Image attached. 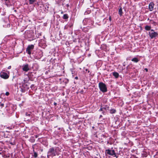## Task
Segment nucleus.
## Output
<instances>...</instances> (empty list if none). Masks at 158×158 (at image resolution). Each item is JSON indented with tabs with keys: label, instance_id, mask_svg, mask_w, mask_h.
<instances>
[{
	"label": "nucleus",
	"instance_id": "obj_8",
	"mask_svg": "<svg viewBox=\"0 0 158 158\" xmlns=\"http://www.w3.org/2000/svg\"><path fill=\"white\" fill-rule=\"evenodd\" d=\"M154 6V4L152 2H150L149 5V9L150 11L153 10Z\"/></svg>",
	"mask_w": 158,
	"mask_h": 158
},
{
	"label": "nucleus",
	"instance_id": "obj_11",
	"mask_svg": "<svg viewBox=\"0 0 158 158\" xmlns=\"http://www.w3.org/2000/svg\"><path fill=\"white\" fill-rule=\"evenodd\" d=\"M118 13L120 16H122L123 14L122 9L120 8L118 10Z\"/></svg>",
	"mask_w": 158,
	"mask_h": 158
},
{
	"label": "nucleus",
	"instance_id": "obj_17",
	"mask_svg": "<svg viewBox=\"0 0 158 158\" xmlns=\"http://www.w3.org/2000/svg\"><path fill=\"white\" fill-rule=\"evenodd\" d=\"M31 113L30 112L29 113H27L26 114V115L27 116H30L31 115Z\"/></svg>",
	"mask_w": 158,
	"mask_h": 158
},
{
	"label": "nucleus",
	"instance_id": "obj_19",
	"mask_svg": "<svg viewBox=\"0 0 158 158\" xmlns=\"http://www.w3.org/2000/svg\"><path fill=\"white\" fill-rule=\"evenodd\" d=\"M0 106L2 107L3 106H4V104H2V103H1L0 104Z\"/></svg>",
	"mask_w": 158,
	"mask_h": 158
},
{
	"label": "nucleus",
	"instance_id": "obj_6",
	"mask_svg": "<svg viewBox=\"0 0 158 158\" xmlns=\"http://www.w3.org/2000/svg\"><path fill=\"white\" fill-rule=\"evenodd\" d=\"M34 46L33 45H29L26 49L27 52L29 55L31 54V50L33 49Z\"/></svg>",
	"mask_w": 158,
	"mask_h": 158
},
{
	"label": "nucleus",
	"instance_id": "obj_2",
	"mask_svg": "<svg viewBox=\"0 0 158 158\" xmlns=\"http://www.w3.org/2000/svg\"><path fill=\"white\" fill-rule=\"evenodd\" d=\"M106 153L111 156L115 157L116 158H118V156H116V153L113 150H106Z\"/></svg>",
	"mask_w": 158,
	"mask_h": 158
},
{
	"label": "nucleus",
	"instance_id": "obj_4",
	"mask_svg": "<svg viewBox=\"0 0 158 158\" xmlns=\"http://www.w3.org/2000/svg\"><path fill=\"white\" fill-rule=\"evenodd\" d=\"M1 77L4 79H7L9 78V75H8L6 73L1 72L0 73Z\"/></svg>",
	"mask_w": 158,
	"mask_h": 158
},
{
	"label": "nucleus",
	"instance_id": "obj_18",
	"mask_svg": "<svg viewBox=\"0 0 158 158\" xmlns=\"http://www.w3.org/2000/svg\"><path fill=\"white\" fill-rule=\"evenodd\" d=\"M9 94V93L8 92H6V96H8Z\"/></svg>",
	"mask_w": 158,
	"mask_h": 158
},
{
	"label": "nucleus",
	"instance_id": "obj_20",
	"mask_svg": "<svg viewBox=\"0 0 158 158\" xmlns=\"http://www.w3.org/2000/svg\"><path fill=\"white\" fill-rule=\"evenodd\" d=\"M109 20L110 21H111V17L110 16L109 17Z\"/></svg>",
	"mask_w": 158,
	"mask_h": 158
},
{
	"label": "nucleus",
	"instance_id": "obj_21",
	"mask_svg": "<svg viewBox=\"0 0 158 158\" xmlns=\"http://www.w3.org/2000/svg\"><path fill=\"white\" fill-rule=\"evenodd\" d=\"M11 68V66H9L8 67V69H10Z\"/></svg>",
	"mask_w": 158,
	"mask_h": 158
},
{
	"label": "nucleus",
	"instance_id": "obj_13",
	"mask_svg": "<svg viewBox=\"0 0 158 158\" xmlns=\"http://www.w3.org/2000/svg\"><path fill=\"white\" fill-rule=\"evenodd\" d=\"M151 28V27L149 26H146L145 27V29L146 30H150Z\"/></svg>",
	"mask_w": 158,
	"mask_h": 158
},
{
	"label": "nucleus",
	"instance_id": "obj_10",
	"mask_svg": "<svg viewBox=\"0 0 158 158\" xmlns=\"http://www.w3.org/2000/svg\"><path fill=\"white\" fill-rule=\"evenodd\" d=\"M131 61L137 63L139 61V60L137 58H134L131 60Z\"/></svg>",
	"mask_w": 158,
	"mask_h": 158
},
{
	"label": "nucleus",
	"instance_id": "obj_24",
	"mask_svg": "<svg viewBox=\"0 0 158 158\" xmlns=\"http://www.w3.org/2000/svg\"><path fill=\"white\" fill-rule=\"evenodd\" d=\"M54 104H56V103H55Z\"/></svg>",
	"mask_w": 158,
	"mask_h": 158
},
{
	"label": "nucleus",
	"instance_id": "obj_5",
	"mask_svg": "<svg viewBox=\"0 0 158 158\" xmlns=\"http://www.w3.org/2000/svg\"><path fill=\"white\" fill-rule=\"evenodd\" d=\"M149 35L151 38L155 37L157 35V33L154 31H151L149 32Z\"/></svg>",
	"mask_w": 158,
	"mask_h": 158
},
{
	"label": "nucleus",
	"instance_id": "obj_15",
	"mask_svg": "<svg viewBox=\"0 0 158 158\" xmlns=\"http://www.w3.org/2000/svg\"><path fill=\"white\" fill-rule=\"evenodd\" d=\"M35 0H29V3L30 4H32L35 1Z\"/></svg>",
	"mask_w": 158,
	"mask_h": 158
},
{
	"label": "nucleus",
	"instance_id": "obj_16",
	"mask_svg": "<svg viewBox=\"0 0 158 158\" xmlns=\"http://www.w3.org/2000/svg\"><path fill=\"white\" fill-rule=\"evenodd\" d=\"M34 156L35 157V158L37 156V153L36 152H34Z\"/></svg>",
	"mask_w": 158,
	"mask_h": 158
},
{
	"label": "nucleus",
	"instance_id": "obj_1",
	"mask_svg": "<svg viewBox=\"0 0 158 158\" xmlns=\"http://www.w3.org/2000/svg\"><path fill=\"white\" fill-rule=\"evenodd\" d=\"M99 86L100 90L102 92H105L107 91V88L104 84L102 82L99 83Z\"/></svg>",
	"mask_w": 158,
	"mask_h": 158
},
{
	"label": "nucleus",
	"instance_id": "obj_7",
	"mask_svg": "<svg viewBox=\"0 0 158 158\" xmlns=\"http://www.w3.org/2000/svg\"><path fill=\"white\" fill-rule=\"evenodd\" d=\"M23 70L25 72H27L30 70L29 65L28 64H25L23 66Z\"/></svg>",
	"mask_w": 158,
	"mask_h": 158
},
{
	"label": "nucleus",
	"instance_id": "obj_12",
	"mask_svg": "<svg viewBox=\"0 0 158 158\" xmlns=\"http://www.w3.org/2000/svg\"><path fill=\"white\" fill-rule=\"evenodd\" d=\"M68 18V16L67 14H64L63 15V18L64 19H66Z\"/></svg>",
	"mask_w": 158,
	"mask_h": 158
},
{
	"label": "nucleus",
	"instance_id": "obj_14",
	"mask_svg": "<svg viewBox=\"0 0 158 158\" xmlns=\"http://www.w3.org/2000/svg\"><path fill=\"white\" fill-rule=\"evenodd\" d=\"M115 110L114 109H111L110 110V112L111 113H114L115 112Z\"/></svg>",
	"mask_w": 158,
	"mask_h": 158
},
{
	"label": "nucleus",
	"instance_id": "obj_3",
	"mask_svg": "<svg viewBox=\"0 0 158 158\" xmlns=\"http://www.w3.org/2000/svg\"><path fill=\"white\" fill-rule=\"evenodd\" d=\"M56 151L53 148L49 149L48 152V156H53L56 155Z\"/></svg>",
	"mask_w": 158,
	"mask_h": 158
},
{
	"label": "nucleus",
	"instance_id": "obj_9",
	"mask_svg": "<svg viewBox=\"0 0 158 158\" xmlns=\"http://www.w3.org/2000/svg\"><path fill=\"white\" fill-rule=\"evenodd\" d=\"M113 74L116 78H118L119 76L117 72H113Z\"/></svg>",
	"mask_w": 158,
	"mask_h": 158
},
{
	"label": "nucleus",
	"instance_id": "obj_23",
	"mask_svg": "<svg viewBox=\"0 0 158 158\" xmlns=\"http://www.w3.org/2000/svg\"><path fill=\"white\" fill-rule=\"evenodd\" d=\"M75 79H78V77H75Z\"/></svg>",
	"mask_w": 158,
	"mask_h": 158
},
{
	"label": "nucleus",
	"instance_id": "obj_22",
	"mask_svg": "<svg viewBox=\"0 0 158 158\" xmlns=\"http://www.w3.org/2000/svg\"><path fill=\"white\" fill-rule=\"evenodd\" d=\"M145 70H146V72H148V69H147L145 68Z\"/></svg>",
	"mask_w": 158,
	"mask_h": 158
}]
</instances>
